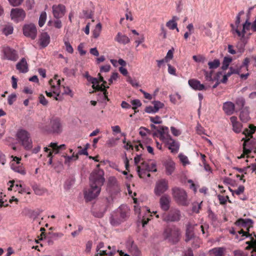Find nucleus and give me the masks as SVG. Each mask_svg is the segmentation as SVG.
I'll use <instances>...</instances> for the list:
<instances>
[{"mask_svg": "<svg viewBox=\"0 0 256 256\" xmlns=\"http://www.w3.org/2000/svg\"><path fill=\"white\" fill-rule=\"evenodd\" d=\"M100 164L96 165V168L90 176V188L84 192V198L86 202H90L96 198L100 194L101 186L104 182V171L99 168Z\"/></svg>", "mask_w": 256, "mask_h": 256, "instance_id": "1", "label": "nucleus"}, {"mask_svg": "<svg viewBox=\"0 0 256 256\" xmlns=\"http://www.w3.org/2000/svg\"><path fill=\"white\" fill-rule=\"evenodd\" d=\"M236 224L238 226L243 228L238 232L239 234H242V236L250 237V240L246 242L248 246L246 247V250L252 249L251 252V256H256V235L254 233L250 234L249 232L250 228L253 226V222L250 218H239L236 222Z\"/></svg>", "mask_w": 256, "mask_h": 256, "instance_id": "2", "label": "nucleus"}, {"mask_svg": "<svg viewBox=\"0 0 256 256\" xmlns=\"http://www.w3.org/2000/svg\"><path fill=\"white\" fill-rule=\"evenodd\" d=\"M160 131L162 132L161 136L160 137V140L163 142L171 152L177 153L180 148L179 143L170 136L168 128V127L162 128Z\"/></svg>", "mask_w": 256, "mask_h": 256, "instance_id": "3", "label": "nucleus"}, {"mask_svg": "<svg viewBox=\"0 0 256 256\" xmlns=\"http://www.w3.org/2000/svg\"><path fill=\"white\" fill-rule=\"evenodd\" d=\"M172 194L174 200L178 205L186 206L190 204L188 194L184 189L174 187L172 189Z\"/></svg>", "mask_w": 256, "mask_h": 256, "instance_id": "4", "label": "nucleus"}, {"mask_svg": "<svg viewBox=\"0 0 256 256\" xmlns=\"http://www.w3.org/2000/svg\"><path fill=\"white\" fill-rule=\"evenodd\" d=\"M129 210L126 206L122 205L112 216L110 224L114 226L120 224L124 221L128 216Z\"/></svg>", "mask_w": 256, "mask_h": 256, "instance_id": "5", "label": "nucleus"}, {"mask_svg": "<svg viewBox=\"0 0 256 256\" xmlns=\"http://www.w3.org/2000/svg\"><path fill=\"white\" fill-rule=\"evenodd\" d=\"M16 139L18 142L26 150H30L32 148V142L30 133L24 129L17 132Z\"/></svg>", "mask_w": 256, "mask_h": 256, "instance_id": "6", "label": "nucleus"}, {"mask_svg": "<svg viewBox=\"0 0 256 256\" xmlns=\"http://www.w3.org/2000/svg\"><path fill=\"white\" fill-rule=\"evenodd\" d=\"M180 231L175 226L166 227L163 233L164 238L173 244L180 240Z\"/></svg>", "mask_w": 256, "mask_h": 256, "instance_id": "7", "label": "nucleus"}, {"mask_svg": "<svg viewBox=\"0 0 256 256\" xmlns=\"http://www.w3.org/2000/svg\"><path fill=\"white\" fill-rule=\"evenodd\" d=\"M98 76H100L98 80L96 78L90 76H88V78H90L88 80L93 84L92 86V88L96 90L102 92L104 99L109 100L108 96V92L106 89V87L104 86V84H106V82L104 80V78L100 74ZM106 88H108V86H107Z\"/></svg>", "mask_w": 256, "mask_h": 256, "instance_id": "8", "label": "nucleus"}, {"mask_svg": "<svg viewBox=\"0 0 256 256\" xmlns=\"http://www.w3.org/2000/svg\"><path fill=\"white\" fill-rule=\"evenodd\" d=\"M169 188L168 182L165 178L158 180L155 185L154 193L157 196H160L166 192Z\"/></svg>", "mask_w": 256, "mask_h": 256, "instance_id": "9", "label": "nucleus"}, {"mask_svg": "<svg viewBox=\"0 0 256 256\" xmlns=\"http://www.w3.org/2000/svg\"><path fill=\"white\" fill-rule=\"evenodd\" d=\"M250 62V59L248 58H245L242 64V65L237 68L236 69H234L232 72V73L240 74V76L242 79H246L249 76V73L247 72L246 74H240L242 72L244 71H248V66Z\"/></svg>", "mask_w": 256, "mask_h": 256, "instance_id": "10", "label": "nucleus"}, {"mask_svg": "<svg viewBox=\"0 0 256 256\" xmlns=\"http://www.w3.org/2000/svg\"><path fill=\"white\" fill-rule=\"evenodd\" d=\"M2 52L4 54V59L15 62L18 58V56L16 51L8 46H4Z\"/></svg>", "mask_w": 256, "mask_h": 256, "instance_id": "11", "label": "nucleus"}, {"mask_svg": "<svg viewBox=\"0 0 256 256\" xmlns=\"http://www.w3.org/2000/svg\"><path fill=\"white\" fill-rule=\"evenodd\" d=\"M180 218V212L178 209L171 210L168 214H164L163 220L165 222H178Z\"/></svg>", "mask_w": 256, "mask_h": 256, "instance_id": "12", "label": "nucleus"}, {"mask_svg": "<svg viewBox=\"0 0 256 256\" xmlns=\"http://www.w3.org/2000/svg\"><path fill=\"white\" fill-rule=\"evenodd\" d=\"M23 33L25 36L34 40L37 34L36 26L32 24H26L23 27Z\"/></svg>", "mask_w": 256, "mask_h": 256, "instance_id": "13", "label": "nucleus"}, {"mask_svg": "<svg viewBox=\"0 0 256 256\" xmlns=\"http://www.w3.org/2000/svg\"><path fill=\"white\" fill-rule=\"evenodd\" d=\"M10 16L12 20L18 22L24 20L26 17V12L22 9L12 8L11 10Z\"/></svg>", "mask_w": 256, "mask_h": 256, "instance_id": "14", "label": "nucleus"}, {"mask_svg": "<svg viewBox=\"0 0 256 256\" xmlns=\"http://www.w3.org/2000/svg\"><path fill=\"white\" fill-rule=\"evenodd\" d=\"M46 130L53 133H60L62 130V126L60 120L58 118H54L50 120V127Z\"/></svg>", "mask_w": 256, "mask_h": 256, "instance_id": "15", "label": "nucleus"}, {"mask_svg": "<svg viewBox=\"0 0 256 256\" xmlns=\"http://www.w3.org/2000/svg\"><path fill=\"white\" fill-rule=\"evenodd\" d=\"M49 84L51 86L52 93L56 95V96L54 97V99L56 100H58V96H60L58 89L60 85V80L58 79V76H55L54 80H49Z\"/></svg>", "mask_w": 256, "mask_h": 256, "instance_id": "16", "label": "nucleus"}, {"mask_svg": "<svg viewBox=\"0 0 256 256\" xmlns=\"http://www.w3.org/2000/svg\"><path fill=\"white\" fill-rule=\"evenodd\" d=\"M52 9L54 16L57 19L62 18L66 12V7L62 4H54Z\"/></svg>", "mask_w": 256, "mask_h": 256, "instance_id": "17", "label": "nucleus"}, {"mask_svg": "<svg viewBox=\"0 0 256 256\" xmlns=\"http://www.w3.org/2000/svg\"><path fill=\"white\" fill-rule=\"evenodd\" d=\"M163 164L165 168L166 173L167 175L170 176L174 172L176 168V164L172 158H168L166 160Z\"/></svg>", "mask_w": 256, "mask_h": 256, "instance_id": "18", "label": "nucleus"}, {"mask_svg": "<svg viewBox=\"0 0 256 256\" xmlns=\"http://www.w3.org/2000/svg\"><path fill=\"white\" fill-rule=\"evenodd\" d=\"M170 202L171 198L168 195H162L160 199V204L161 208L164 212L168 211L170 208Z\"/></svg>", "mask_w": 256, "mask_h": 256, "instance_id": "19", "label": "nucleus"}, {"mask_svg": "<svg viewBox=\"0 0 256 256\" xmlns=\"http://www.w3.org/2000/svg\"><path fill=\"white\" fill-rule=\"evenodd\" d=\"M190 86L194 90H206V88L204 84L200 83V82L196 79H190L188 82Z\"/></svg>", "mask_w": 256, "mask_h": 256, "instance_id": "20", "label": "nucleus"}, {"mask_svg": "<svg viewBox=\"0 0 256 256\" xmlns=\"http://www.w3.org/2000/svg\"><path fill=\"white\" fill-rule=\"evenodd\" d=\"M16 68L22 73H26L28 71V64L25 58H22L16 64Z\"/></svg>", "mask_w": 256, "mask_h": 256, "instance_id": "21", "label": "nucleus"}, {"mask_svg": "<svg viewBox=\"0 0 256 256\" xmlns=\"http://www.w3.org/2000/svg\"><path fill=\"white\" fill-rule=\"evenodd\" d=\"M222 108L227 115H232L234 112L235 105L231 102H226L224 104Z\"/></svg>", "mask_w": 256, "mask_h": 256, "instance_id": "22", "label": "nucleus"}, {"mask_svg": "<svg viewBox=\"0 0 256 256\" xmlns=\"http://www.w3.org/2000/svg\"><path fill=\"white\" fill-rule=\"evenodd\" d=\"M226 248L224 247H216L210 250L208 256H225Z\"/></svg>", "mask_w": 256, "mask_h": 256, "instance_id": "23", "label": "nucleus"}, {"mask_svg": "<svg viewBox=\"0 0 256 256\" xmlns=\"http://www.w3.org/2000/svg\"><path fill=\"white\" fill-rule=\"evenodd\" d=\"M242 140H244V142L243 144V153L240 155V156H238V158H242L244 157L246 154H248L251 152V150L250 149V146H249V144L251 143L250 139H245V138H242Z\"/></svg>", "mask_w": 256, "mask_h": 256, "instance_id": "24", "label": "nucleus"}, {"mask_svg": "<svg viewBox=\"0 0 256 256\" xmlns=\"http://www.w3.org/2000/svg\"><path fill=\"white\" fill-rule=\"evenodd\" d=\"M9 183L10 184V185L8 188L9 190H13L15 192L18 191L20 194H22L26 192V189L24 188L20 184H15L14 180L10 181Z\"/></svg>", "mask_w": 256, "mask_h": 256, "instance_id": "25", "label": "nucleus"}, {"mask_svg": "<svg viewBox=\"0 0 256 256\" xmlns=\"http://www.w3.org/2000/svg\"><path fill=\"white\" fill-rule=\"evenodd\" d=\"M230 122L232 126L233 130L236 133H239L242 130V125L237 120V118L232 116L230 118Z\"/></svg>", "mask_w": 256, "mask_h": 256, "instance_id": "26", "label": "nucleus"}, {"mask_svg": "<svg viewBox=\"0 0 256 256\" xmlns=\"http://www.w3.org/2000/svg\"><path fill=\"white\" fill-rule=\"evenodd\" d=\"M39 41L40 46L45 48L50 44V36L46 32H42L40 36Z\"/></svg>", "mask_w": 256, "mask_h": 256, "instance_id": "27", "label": "nucleus"}, {"mask_svg": "<svg viewBox=\"0 0 256 256\" xmlns=\"http://www.w3.org/2000/svg\"><path fill=\"white\" fill-rule=\"evenodd\" d=\"M11 168L14 172H18L22 175L26 174V170L20 162H12Z\"/></svg>", "mask_w": 256, "mask_h": 256, "instance_id": "28", "label": "nucleus"}, {"mask_svg": "<svg viewBox=\"0 0 256 256\" xmlns=\"http://www.w3.org/2000/svg\"><path fill=\"white\" fill-rule=\"evenodd\" d=\"M148 164L146 162H143L141 166H137V172L140 178H142V174H146V172H148Z\"/></svg>", "mask_w": 256, "mask_h": 256, "instance_id": "29", "label": "nucleus"}, {"mask_svg": "<svg viewBox=\"0 0 256 256\" xmlns=\"http://www.w3.org/2000/svg\"><path fill=\"white\" fill-rule=\"evenodd\" d=\"M240 118L244 122H246L249 120L250 117L248 107H245L242 109L240 114Z\"/></svg>", "mask_w": 256, "mask_h": 256, "instance_id": "30", "label": "nucleus"}, {"mask_svg": "<svg viewBox=\"0 0 256 256\" xmlns=\"http://www.w3.org/2000/svg\"><path fill=\"white\" fill-rule=\"evenodd\" d=\"M115 40L119 43L126 44L130 42L129 38L120 32H118L115 38Z\"/></svg>", "mask_w": 256, "mask_h": 256, "instance_id": "31", "label": "nucleus"}, {"mask_svg": "<svg viewBox=\"0 0 256 256\" xmlns=\"http://www.w3.org/2000/svg\"><path fill=\"white\" fill-rule=\"evenodd\" d=\"M178 19V17L176 16H173L172 20L166 22V26L170 30H174L176 29L177 31L178 32V28H177V23L176 22Z\"/></svg>", "mask_w": 256, "mask_h": 256, "instance_id": "32", "label": "nucleus"}, {"mask_svg": "<svg viewBox=\"0 0 256 256\" xmlns=\"http://www.w3.org/2000/svg\"><path fill=\"white\" fill-rule=\"evenodd\" d=\"M64 163L66 165L69 166L70 165V164L72 160H76L78 158V154H74L73 153L72 156H68L67 155L64 156Z\"/></svg>", "mask_w": 256, "mask_h": 256, "instance_id": "33", "label": "nucleus"}, {"mask_svg": "<svg viewBox=\"0 0 256 256\" xmlns=\"http://www.w3.org/2000/svg\"><path fill=\"white\" fill-rule=\"evenodd\" d=\"M250 130L246 128L244 130L242 134L246 136L245 139H248V138H246V137L250 136V138H252V134L254 133L256 130V126H254L252 124H250L249 126Z\"/></svg>", "mask_w": 256, "mask_h": 256, "instance_id": "34", "label": "nucleus"}, {"mask_svg": "<svg viewBox=\"0 0 256 256\" xmlns=\"http://www.w3.org/2000/svg\"><path fill=\"white\" fill-rule=\"evenodd\" d=\"M193 228H194L192 226H188L186 230V242L190 240L194 237V233L193 232Z\"/></svg>", "mask_w": 256, "mask_h": 256, "instance_id": "35", "label": "nucleus"}, {"mask_svg": "<svg viewBox=\"0 0 256 256\" xmlns=\"http://www.w3.org/2000/svg\"><path fill=\"white\" fill-rule=\"evenodd\" d=\"M114 252L108 251L104 250H96V256H114Z\"/></svg>", "mask_w": 256, "mask_h": 256, "instance_id": "36", "label": "nucleus"}, {"mask_svg": "<svg viewBox=\"0 0 256 256\" xmlns=\"http://www.w3.org/2000/svg\"><path fill=\"white\" fill-rule=\"evenodd\" d=\"M46 19V14L45 12H43L41 13L38 20V25L40 27H42L44 25Z\"/></svg>", "mask_w": 256, "mask_h": 256, "instance_id": "37", "label": "nucleus"}, {"mask_svg": "<svg viewBox=\"0 0 256 256\" xmlns=\"http://www.w3.org/2000/svg\"><path fill=\"white\" fill-rule=\"evenodd\" d=\"M178 158L183 166H185L186 164H190V162L188 160V157L184 154L180 153L178 155Z\"/></svg>", "mask_w": 256, "mask_h": 256, "instance_id": "38", "label": "nucleus"}, {"mask_svg": "<svg viewBox=\"0 0 256 256\" xmlns=\"http://www.w3.org/2000/svg\"><path fill=\"white\" fill-rule=\"evenodd\" d=\"M102 30V25L100 23L98 24L94 30L93 31V36L94 38H97L99 36Z\"/></svg>", "mask_w": 256, "mask_h": 256, "instance_id": "39", "label": "nucleus"}, {"mask_svg": "<svg viewBox=\"0 0 256 256\" xmlns=\"http://www.w3.org/2000/svg\"><path fill=\"white\" fill-rule=\"evenodd\" d=\"M64 45L66 46V50L68 52H69L70 54H72L74 52V50H73L72 46L69 42L68 38H64Z\"/></svg>", "mask_w": 256, "mask_h": 256, "instance_id": "40", "label": "nucleus"}, {"mask_svg": "<svg viewBox=\"0 0 256 256\" xmlns=\"http://www.w3.org/2000/svg\"><path fill=\"white\" fill-rule=\"evenodd\" d=\"M235 102L240 108H242L245 104V100L242 96L238 97L236 98Z\"/></svg>", "mask_w": 256, "mask_h": 256, "instance_id": "41", "label": "nucleus"}, {"mask_svg": "<svg viewBox=\"0 0 256 256\" xmlns=\"http://www.w3.org/2000/svg\"><path fill=\"white\" fill-rule=\"evenodd\" d=\"M108 184L110 187H114L116 190L118 189V182L114 177H110L108 180Z\"/></svg>", "mask_w": 256, "mask_h": 256, "instance_id": "42", "label": "nucleus"}, {"mask_svg": "<svg viewBox=\"0 0 256 256\" xmlns=\"http://www.w3.org/2000/svg\"><path fill=\"white\" fill-rule=\"evenodd\" d=\"M220 62L218 60H214L212 62H209L208 65L210 69H214L218 68L220 66Z\"/></svg>", "mask_w": 256, "mask_h": 256, "instance_id": "43", "label": "nucleus"}, {"mask_svg": "<svg viewBox=\"0 0 256 256\" xmlns=\"http://www.w3.org/2000/svg\"><path fill=\"white\" fill-rule=\"evenodd\" d=\"M132 104L134 106L132 108L134 110V113L136 112V108L138 107H139L141 106L142 103L139 100L136 99L132 100L131 102Z\"/></svg>", "mask_w": 256, "mask_h": 256, "instance_id": "44", "label": "nucleus"}, {"mask_svg": "<svg viewBox=\"0 0 256 256\" xmlns=\"http://www.w3.org/2000/svg\"><path fill=\"white\" fill-rule=\"evenodd\" d=\"M202 202L200 203H194L192 204V211L196 214L199 213L200 210L201 209V204H202Z\"/></svg>", "mask_w": 256, "mask_h": 256, "instance_id": "45", "label": "nucleus"}, {"mask_svg": "<svg viewBox=\"0 0 256 256\" xmlns=\"http://www.w3.org/2000/svg\"><path fill=\"white\" fill-rule=\"evenodd\" d=\"M49 147L51 148L52 150V153L54 152V154H57L59 152L60 150L59 149L58 144L55 142H51L49 146Z\"/></svg>", "mask_w": 256, "mask_h": 256, "instance_id": "46", "label": "nucleus"}, {"mask_svg": "<svg viewBox=\"0 0 256 256\" xmlns=\"http://www.w3.org/2000/svg\"><path fill=\"white\" fill-rule=\"evenodd\" d=\"M174 48H172L170 50L167 52L166 56L164 58V60H166V62H168L170 60H172L173 58Z\"/></svg>", "mask_w": 256, "mask_h": 256, "instance_id": "47", "label": "nucleus"}, {"mask_svg": "<svg viewBox=\"0 0 256 256\" xmlns=\"http://www.w3.org/2000/svg\"><path fill=\"white\" fill-rule=\"evenodd\" d=\"M148 172H156L157 171L156 164L154 162H150L148 164Z\"/></svg>", "mask_w": 256, "mask_h": 256, "instance_id": "48", "label": "nucleus"}, {"mask_svg": "<svg viewBox=\"0 0 256 256\" xmlns=\"http://www.w3.org/2000/svg\"><path fill=\"white\" fill-rule=\"evenodd\" d=\"M153 104L155 112H158L160 108H162L164 106V104L159 101H155Z\"/></svg>", "mask_w": 256, "mask_h": 256, "instance_id": "49", "label": "nucleus"}, {"mask_svg": "<svg viewBox=\"0 0 256 256\" xmlns=\"http://www.w3.org/2000/svg\"><path fill=\"white\" fill-rule=\"evenodd\" d=\"M151 122L156 124H160L162 123L161 118L159 116H150V118Z\"/></svg>", "mask_w": 256, "mask_h": 256, "instance_id": "50", "label": "nucleus"}, {"mask_svg": "<svg viewBox=\"0 0 256 256\" xmlns=\"http://www.w3.org/2000/svg\"><path fill=\"white\" fill-rule=\"evenodd\" d=\"M13 27L10 26H6L4 28V33L5 35L8 36L10 34L12 33L13 32Z\"/></svg>", "mask_w": 256, "mask_h": 256, "instance_id": "51", "label": "nucleus"}, {"mask_svg": "<svg viewBox=\"0 0 256 256\" xmlns=\"http://www.w3.org/2000/svg\"><path fill=\"white\" fill-rule=\"evenodd\" d=\"M204 75L205 76L206 80L208 81H212V74L213 72V71L211 70L210 72H208L206 70H204Z\"/></svg>", "mask_w": 256, "mask_h": 256, "instance_id": "52", "label": "nucleus"}, {"mask_svg": "<svg viewBox=\"0 0 256 256\" xmlns=\"http://www.w3.org/2000/svg\"><path fill=\"white\" fill-rule=\"evenodd\" d=\"M5 198L6 195L3 194L2 192H0V208L2 206H8V204H4V202L6 201Z\"/></svg>", "mask_w": 256, "mask_h": 256, "instance_id": "53", "label": "nucleus"}, {"mask_svg": "<svg viewBox=\"0 0 256 256\" xmlns=\"http://www.w3.org/2000/svg\"><path fill=\"white\" fill-rule=\"evenodd\" d=\"M168 72L172 75L176 76V68L169 64H168Z\"/></svg>", "mask_w": 256, "mask_h": 256, "instance_id": "54", "label": "nucleus"}, {"mask_svg": "<svg viewBox=\"0 0 256 256\" xmlns=\"http://www.w3.org/2000/svg\"><path fill=\"white\" fill-rule=\"evenodd\" d=\"M218 200L220 204H225L227 200L228 199V196H224L221 195L218 196Z\"/></svg>", "mask_w": 256, "mask_h": 256, "instance_id": "55", "label": "nucleus"}, {"mask_svg": "<svg viewBox=\"0 0 256 256\" xmlns=\"http://www.w3.org/2000/svg\"><path fill=\"white\" fill-rule=\"evenodd\" d=\"M10 4L13 6H16L20 5L24 0H8Z\"/></svg>", "mask_w": 256, "mask_h": 256, "instance_id": "56", "label": "nucleus"}, {"mask_svg": "<svg viewBox=\"0 0 256 256\" xmlns=\"http://www.w3.org/2000/svg\"><path fill=\"white\" fill-rule=\"evenodd\" d=\"M166 127V126H156L155 125L152 124H150V128L154 130H156L157 132L160 134V137L161 136V134L162 132L160 131L162 129V128Z\"/></svg>", "mask_w": 256, "mask_h": 256, "instance_id": "57", "label": "nucleus"}, {"mask_svg": "<svg viewBox=\"0 0 256 256\" xmlns=\"http://www.w3.org/2000/svg\"><path fill=\"white\" fill-rule=\"evenodd\" d=\"M246 30L244 29V27H242V32L238 30V28H236L235 30V32L237 34L238 36L241 37L242 38H244V37L245 34L246 33Z\"/></svg>", "mask_w": 256, "mask_h": 256, "instance_id": "58", "label": "nucleus"}, {"mask_svg": "<svg viewBox=\"0 0 256 256\" xmlns=\"http://www.w3.org/2000/svg\"><path fill=\"white\" fill-rule=\"evenodd\" d=\"M40 102L44 106L48 104V102L42 94H40L38 97Z\"/></svg>", "mask_w": 256, "mask_h": 256, "instance_id": "59", "label": "nucleus"}, {"mask_svg": "<svg viewBox=\"0 0 256 256\" xmlns=\"http://www.w3.org/2000/svg\"><path fill=\"white\" fill-rule=\"evenodd\" d=\"M16 94H12L8 96V104L10 105L12 104L16 100Z\"/></svg>", "mask_w": 256, "mask_h": 256, "instance_id": "60", "label": "nucleus"}, {"mask_svg": "<svg viewBox=\"0 0 256 256\" xmlns=\"http://www.w3.org/2000/svg\"><path fill=\"white\" fill-rule=\"evenodd\" d=\"M126 81L133 86L138 87L139 86L138 82L136 80H132V78L130 76H128Z\"/></svg>", "mask_w": 256, "mask_h": 256, "instance_id": "61", "label": "nucleus"}, {"mask_svg": "<svg viewBox=\"0 0 256 256\" xmlns=\"http://www.w3.org/2000/svg\"><path fill=\"white\" fill-rule=\"evenodd\" d=\"M170 130H171L172 133L174 136H180L181 134V132L179 130L176 129V128H175L174 126L170 127Z\"/></svg>", "mask_w": 256, "mask_h": 256, "instance_id": "62", "label": "nucleus"}, {"mask_svg": "<svg viewBox=\"0 0 256 256\" xmlns=\"http://www.w3.org/2000/svg\"><path fill=\"white\" fill-rule=\"evenodd\" d=\"M252 24H251V22H250L248 19L243 24L242 27H244V29L248 30H251Z\"/></svg>", "mask_w": 256, "mask_h": 256, "instance_id": "63", "label": "nucleus"}, {"mask_svg": "<svg viewBox=\"0 0 256 256\" xmlns=\"http://www.w3.org/2000/svg\"><path fill=\"white\" fill-rule=\"evenodd\" d=\"M234 256H247L244 252L241 250H236L234 252Z\"/></svg>", "mask_w": 256, "mask_h": 256, "instance_id": "64", "label": "nucleus"}]
</instances>
